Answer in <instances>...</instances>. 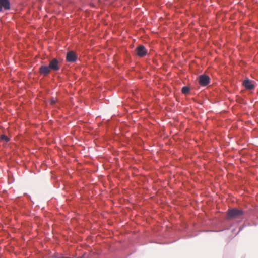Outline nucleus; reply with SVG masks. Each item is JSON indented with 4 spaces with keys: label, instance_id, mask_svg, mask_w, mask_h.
<instances>
[{
    "label": "nucleus",
    "instance_id": "11",
    "mask_svg": "<svg viewBox=\"0 0 258 258\" xmlns=\"http://www.w3.org/2000/svg\"><path fill=\"white\" fill-rule=\"evenodd\" d=\"M55 103H56V101L54 99H51L50 100V104L51 105H54L55 104Z\"/></svg>",
    "mask_w": 258,
    "mask_h": 258
},
{
    "label": "nucleus",
    "instance_id": "5",
    "mask_svg": "<svg viewBox=\"0 0 258 258\" xmlns=\"http://www.w3.org/2000/svg\"><path fill=\"white\" fill-rule=\"evenodd\" d=\"M77 58L76 54L73 51H69L67 53L66 59L68 62H75Z\"/></svg>",
    "mask_w": 258,
    "mask_h": 258
},
{
    "label": "nucleus",
    "instance_id": "6",
    "mask_svg": "<svg viewBox=\"0 0 258 258\" xmlns=\"http://www.w3.org/2000/svg\"><path fill=\"white\" fill-rule=\"evenodd\" d=\"M51 71L50 69L48 66H41L39 68L40 73L43 76H47Z\"/></svg>",
    "mask_w": 258,
    "mask_h": 258
},
{
    "label": "nucleus",
    "instance_id": "10",
    "mask_svg": "<svg viewBox=\"0 0 258 258\" xmlns=\"http://www.w3.org/2000/svg\"><path fill=\"white\" fill-rule=\"evenodd\" d=\"M0 140H3V141H5L6 142H8L9 141V138L7 136H6V135H2L0 136Z\"/></svg>",
    "mask_w": 258,
    "mask_h": 258
},
{
    "label": "nucleus",
    "instance_id": "7",
    "mask_svg": "<svg viewBox=\"0 0 258 258\" xmlns=\"http://www.w3.org/2000/svg\"><path fill=\"white\" fill-rule=\"evenodd\" d=\"M243 85L244 86L246 89L251 90L254 88V84L252 83L249 79H246L243 82Z\"/></svg>",
    "mask_w": 258,
    "mask_h": 258
},
{
    "label": "nucleus",
    "instance_id": "1",
    "mask_svg": "<svg viewBox=\"0 0 258 258\" xmlns=\"http://www.w3.org/2000/svg\"><path fill=\"white\" fill-rule=\"evenodd\" d=\"M244 213L241 209L236 208L229 209L227 213V218L229 220L240 218Z\"/></svg>",
    "mask_w": 258,
    "mask_h": 258
},
{
    "label": "nucleus",
    "instance_id": "2",
    "mask_svg": "<svg viewBox=\"0 0 258 258\" xmlns=\"http://www.w3.org/2000/svg\"><path fill=\"white\" fill-rule=\"evenodd\" d=\"M48 66L51 70L54 71H58L60 69V65L59 62L56 58H54L52 60H51L50 61Z\"/></svg>",
    "mask_w": 258,
    "mask_h": 258
},
{
    "label": "nucleus",
    "instance_id": "9",
    "mask_svg": "<svg viewBox=\"0 0 258 258\" xmlns=\"http://www.w3.org/2000/svg\"><path fill=\"white\" fill-rule=\"evenodd\" d=\"M182 92L186 94L189 92V88L187 86H184L182 88Z\"/></svg>",
    "mask_w": 258,
    "mask_h": 258
},
{
    "label": "nucleus",
    "instance_id": "4",
    "mask_svg": "<svg viewBox=\"0 0 258 258\" xmlns=\"http://www.w3.org/2000/svg\"><path fill=\"white\" fill-rule=\"evenodd\" d=\"M137 54L140 57H143L147 54V50L143 45H139L136 48Z\"/></svg>",
    "mask_w": 258,
    "mask_h": 258
},
{
    "label": "nucleus",
    "instance_id": "8",
    "mask_svg": "<svg viewBox=\"0 0 258 258\" xmlns=\"http://www.w3.org/2000/svg\"><path fill=\"white\" fill-rule=\"evenodd\" d=\"M3 7L6 10L10 9V3L8 0H0V11H2Z\"/></svg>",
    "mask_w": 258,
    "mask_h": 258
},
{
    "label": "nucleus",
    "instance_id": "3",
    "mask_svg": "<svg viewBox=\"0 0 258 258\" xmlns=\"http://www.w3.org/2000/svg\"><path fill=\"white\" fill-rule=\"evenodd\" d=\"M210 82V78L209 76L202 75L199 77V83L201 86H206Z\"/></svg>",
    "mask_w": 258,
    "mask_h": 258
}]
</instances>
